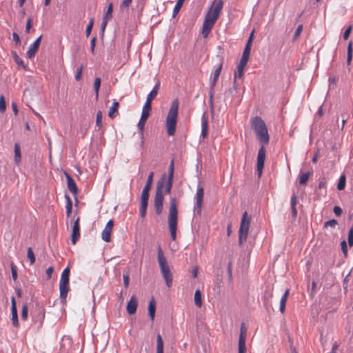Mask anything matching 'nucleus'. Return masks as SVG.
<instances>
[{"label": "nucleus", "mask_w": 353, "mask_h": 353, "mask_svg": "<svg viewBox=\"0 0 353 353\" xmlns=\"http://www.w3.org/2000/svg\"><path fill=\"white\" fill-rule=\"evenodd\" d=\"M12 37H13V39L15 41L17 45H20L21 44V40H20L19 36L18 35L17 33L14 32L12 34Z\"/></svg>", "instance_id": "nucleus-57"}, {"label": "nucleus", "mask_w": 353, "mask_h": 353, "mask_svg": "<svg viewBox=\"0 0 353 353\" xmlns=\"http://www.w3.org/2000/svg\"><path fill=\"white\" fill-rule=\"evenodd\" d=\"M164 179L157 184L156 192L154 199V208L157 215H160L163 210L164 195L163 194Z\"/></svg>", "instance_id": "nucleus-7"}, {"label": "nucleus", "mask_w": 353, "mask_h": 353, "mask_svg": "<svg viewBox=\"0 0 353 353\" xmlns=\"http://www.w3.org/2000/svg\"><path fill=\"white\" fill-rule=\"evenodd\" d=\"M302 30H303V25H299L298 26L295 33H294V38L295 39L298 38L300 36Z\"/></svg>", "instance_id": "nucleus-55"}, {"label": "nucleus", "mask_w": 353, "mask_h": 353, "mask_svg": "<svg viewBox=\"0 0 353 353\" xmlns=\"http://www.w3.org/2000/svg\"><path fill=\"white\" fill-rule=\"evenodd\" d=\"M223 7V0H214L209 8L205 16L202 26L201 34L204 38L208 37L211 30L220 16Z\"/></svg>", "instance_id": "nucleus-1"}, {"label": "nucleus", "mask_w": 353, "mask_h": 353, "mask_svg": "<svg viewBox=\"0 0 353 353\" xmlns=\"http://www.w3.org/2000/svg\"><path fill=\"white\" fill-rule=\"evenodd\" d=\"M112 11H113V4L110 3L108 5L106 12L103 17V19L110 20L112 17Z\"/></svg>", "instance_id": "nucleus-36"}, {"label": "nucleus", "mask_w": 353, "mask_h": 353, "mask_svg": "<svg viewBox=\"0 0 353 353\" xmlns=\"http://www.w3.org/2000/svg\"><path fill=\"white\" fill-rule=\"evenodd\" d=\"M80 218L78 217L74 222L72 234H71V242L73 245H75L77 241L80 238Z\"/></svg>", "instance_id": "nucleus-11"}, {"label": "nucleus", "mask_w": 353, "mask_h": 353, "mask_svg": "<svg viewBox=\"0 0 353 353\" xmlns=\"http://www.w3.org/2000/svg\"><path fill=\"white\" fill-rule=\"evenodd\" d=\"M325 186H326V180L325 179H323L319 183V189H321V188H325Z\"/></svg>", "instance_id": "nucleus-64"}, {"label": "nucleus", "mask_w": 353, "mask_h": 353, "mask_svg": "<svg viewBox=\"0 0 353 353\" xmlns=\"http://www.w3.org/2000/svg\"><path fill=\"white\" fill-rule=\"evenodd\" d=\"M114 227L113 220H109L101 232V238L105 242L111 241V234Z\"/></svg>", "instance_id": "nucleus-10"}, {"label": "nucleus", "mask_w": 353, "mask_h": 353, "mask_svg": "<svg viewBox=\"0 0 353 353\" xmlns=\"http://www.w3.org/2000/svg\"><path fill=\"white\" fill-rule=\"evenodd\" d=\"M137 301L134 296H131L130 301H128L126 307L127 312L129 314H134L137 308Z\"/></svg>", "instance_id": "nucleus-18"}, {"label": "nucleus", "mask_w": 353, "mask_h": 353, "mask_svg": "<svg viewBox=\"0 0 353 353\" xmlns=\"http://www.w3.org/2000/svg\"><path fill=\"white\" fill-rule=\"evenodd\" d=\"M132 0H123L121 3L120 4V10L121 12H124L128 10L129 6L131 5Z\"/></svg>", "instance_id": "nucleus-37"}, {"label": "nucleus", "mask_w": 353, "mask_h": 353, "mask_svg": "<svg viewBox=\"0 0 353 353\" xmlns=\"http://www.w3.org/2000/svg\"><path fill=\"white\" fill-rule=\"evenodd\" d=\"M157 353H163V341L159 334L157 336Z\"/></svg>", "instance_id": "nucleus-28"}, {"label": "nucleus", "mask_w": 353, "mask_h": 353, "mask_svg": "<svg viewBox=\"0 0 353 353\" xmlns=\"http://www.w3.org/2000/svg\"><path fill=\"white\" fill-rule=\"evenodd\" d=\"M352 28H353V26L352 24H350L347 28V29L345 30V32H343V37L344 40L348 39V38L350 37V35L352 31Z\"/></svg>", "instance_id": "nucleus-44"}, {"label": "nucleus", "mask_w": 353, "mask_h": 353, "mask_svg": "<svg viewBox=\"0 0 353 353\" xmlns=\"http://www.w3.org/2000/svg\"><path fill=\"white\" fill-rule=\"evenodd\" d=\"M291 208H292V216L294 217H296V215H297V210H296V205L297 204V197L295 194H294L292 197H291Z\"/></svg>", "instance_id": "nucleus-30"}, {"label": "nucleus", "mask_w": 353, "mask_h": 353, "mask_svg": "<svg viewBox=\"0 0 353 353\" xmlns=\"http://www.w3.org/2000/svg\"><path fill=\"white\" fill-rule=\"evenodd\" d=\"M109 20L103 19V21L101 23V29L103 32L108 25Z\"/></svg>", "instance_id": "nucleus-62"}, {"label": "nucleus", "mask_w": 353, "mask_h": 353, "mask_svg": "<svg viewBox=\"0 0 353 353\" xmlns=\"http://www.w3.org/2000/svg\"><path fill=\"white\" fill-rule=\"evenodd\" d=\"M10 268H11L12 279L14 281H16L17 279V268L13 263H11Z\"/></svg>", "instance_id": "nucleus-50"}, {"label": "nucleus", "mask_w": 353, "mask_h": 353, "mask_svg": "<svg viewBox=\"0 0 353 353\" xmlns=\"http://www.w3.org/2000/svg\"><path fill=\"white\" fill-rule=\"evenodd\" d=\"M244 72V69L241 68H236V71L234 72V82L236 81V79H241Z\"/></svg>", "instance_id": "nucleus-41"}, {"label": "nucleus", "mask_w": 353, "mask_h": 353, "mask_svg": "<svg viewBox=\"0 0 353 353\" xmlns=\"http://www.w3.org/2000/svg\"><path fill=\"white\" fill-rule=\"evenodd\" d=\"M96 41H97V37H93L90 41V50L92 54L94 53Z\"/></svg>", "instance_id": "nucleus-53"}, {"label": "nucleus", "mask_w": 353, "mask_h": 353, "mask_svg": "<svg viewBox=\"0 0 353 353\" xmlns=\"http://www.w3.org/2000/svg\"><path fill=\"white\" fill-rule=\"evenodd\" d=\"M101 80L99 77L95 78L94 82V89L96 99H98V97H99V89H100V86H101Z\"/></svg>", "instance_id": "nucleus-34"}, {"label": "nucleus", "mask_w": 353, "mask_h": 353, "mask_svg": "<svg viewBox=\"0 0 353 353\" xmlns=\"http://www.w3.org/2000/svg\"><path fill=\"white\" fill-rule=\"evenodd\" d=\"M309 176V172L301 173L299 176L300 185H305L308 181Z\"/></svg>", "instance_id": "nucleus-35"}, {"label": "nucleus", "mask_w": 353, "mask_h": 353, "mask_svg": "<svg viewBox=\"0 0 353 353\" xmlns=\"http://www.w3.org/2000/svg\"><path fill=\"white\" fill-rule=\"evenodd\" d=\"M265 150L263 146H262L258 152L257 156V171L259 173V176H261L262 173V170L264 167V162L265 159Z\"/></svg>", "instance_id": "nucleus-12"}, {"label": "nucleus", "mask_w": 353, "mask_h": 353, "mask_svg": "<svg viewBox=\"0 0 353 353\" xmlns=\"http://www.w3.org/2000/svg\"><path fill=\"white\" fill-rule=\"evenodd\" d=\"M251 48L249 46H245L243 52V56L247 57L249 58L250 54Z\"/></svg>", "instance_id": "nucleus-58"}, {"label": "nucleus", "mask_w": 353, "mask_h": 353, "mask_svg": "<svg viewBox=\"0 0 353 353\" xmlns=\"http://www.w3.org/2000/svg\"><path fill=\"white\" fill-rule=\"evenodd\" d=\"M177 217V201L175 197H172L170 201L168 226L172 241H175L176 237Z\"/></svg>", "instance_id": "nucleus-3"}, {"label": "nucleus", "mask_w": 353, "mask_h": 353, "mask_svg": "<svg viewBox=\"0 0 353 353\" xmlns=\"http://www.w3.org/2000/svg\"><path fill=\"white\" fill-rule=\"evenodd\" d=\"M246 330L243 326L241 327V332L239 339V353H245L246 346Z\"/></svg>", "instance_id": "nucleus-14"}, {"label": "nucleus", "mask_w": 353, "mask_h": 353, "mask_svg": "<svg viewBox=\"0 0 353 353\" xmlns=\"http://www.w3.org/2000/svg\"><path fill=\"white\" fill-rule=\"evenodd\" d=\"M27 257L30 261V265H33L35 263L34 254L31 248H28L27 250Z\"/></svg>", "instance_id": "nucleus-39"}, {"label": "nucleus", "mask_w": 353, "mask_h": 353, "mask_svg": "<svg viewBox=\"0 0 353 353\" xmlns=\"http://www.w3.org/2000/svg\"><path fill=\"white\" fill-rule=\"evenodd\" d=\"M160 83L158 82L151 92L148 94L145 105L151 107V103L153 99L157 96Z\"/></svg>", "instance_id": "nucleus-17"}, {"label": "nucleus", "mask_w": 353, "mask_h": 353, "mask_svg": "<svg viewBox=\"0 0 353 353\" xmlns=\"http://www.w3.org/2000/svg\"><path fill=\"white\" fill-rule=\"evenodd\" d=\"M82 70H83V67L81 66L78 69V71H77V72L75 74V79L77 81H79L81 79V77H82Z\"/></svg>", "instance_id": "nucleus-54"}, {"label": "nucleus", "mask_w": 353, "mask_h": 353, "mask_svg": "<svg viewBox=\"0 0 353 353\" xmlns=\"http://www.w3.org/2000/svg\"><path fill=\"white\" fill-rule=\"evenodd\" d=\"M208 133V118L205 114H203L201 118V136L204 139Z\"/></svg>", "instance_id": "nucleus-19"}, {"label": "nucleus", "mask_w": 353, "mask_h": 353, "mask_svg": "<svg viewBox=\"0 0 353 353\" xmlns=\"http://www.w3.org/2000/svg\"><path fill=\"white\" fill-rule=\"evenodd\" d=\"M119 107V102L114 101L108 111L109 117H110L111 119H114L117 117V115L118 114Z\"/></svg>", "instance_id": "nucleus-22"}, {"label": "nucleus", "mask_w": 353, "mask_h": 353, "mask_svg": "<svg viewBox=\"0 0 353 353\" xmlns=\"http://www.w3.org/2000/svg\"><path fill=\"white\" fill-rule=\"evenodd\" d=\"M250 220L251 219L250 217L248 216V212H244L241 218L240 228L239 231V245H242L243 243L245 242L247 240L250 228Z\"/></svg>", "instance_id": "nucleus-8"}, {"label": "nucleus", "mask_w": 353, "mask_h": 353, "mask_svg": "<svg viewBox=\"0 0 353 353\" xmlns=\"http://www.w3.org/2000/svg\"><path fill=\"white\" fill-rule=\"evenodd\" d=\"M347 240L350 247L353 246V227L349 230Z\"/></svg>", "instance_id": "nucleus-52"}, {"label": "nucleus", "mask_w": 353, "mask_h": 353, "mask_svg": "<svg viewBox=\"0 0 353 353\" xmlns=\"http://www.w3.org/2000/svg\"><path fill=\"white\" fill-rule=\"evenodd\" d=\"M346 176L345 174L341 175L337 184V189L339 190H343L345 188Z\"/></svg>", "instance_id": "nucleus-32"}, {"label": "nucleus", "mask_w": 353, "mask_h": 353, "mask_svg": "<svg viewBox=\"0 0 353 353\" xmlns=\"http://www.w3.org/2000/svg\"><path fill=\"white\" fill-rule=\"evenodd\" d=\"M353 56V42L350 41L347 45V64L349 65L351 63Z\"/></svg>", "instance_id": "nucleus-25"}, {"label": "nucleus", "mask_w": 353, "mask_h": 353, "mask_svg": "<svg viewBox=\"0 0 353 353\" xmlns=\"http://www.w3.org/2000/svg\"><path fill=\"white\" fill-rule=\"evenodd\" d=\"M334 214L336 215V216H339L341 214V212H342V210L340 207L339 206H334Z\"/></svg>", "instance_id": "nucleus-61"}, {"label": "nucleus", "mask_w": 353, "mask_h": 353, "mask_svg": "<svg viewBox=\"0 0 353 353\" xmlns=\"http://www.w3.org/2000/svg\"><path fill=\"white\" fill-rule=\"evenodd\" d=\"M194 301L196 306L201 307L202 305L201 293L200 290H197L195 291L194 296Z\"/></svg>", "instance_id": "nucleus-31"}, {"label": "nucleus", "mask_w": 353, "mask_h": 353, "mask_svg": "<svg viewBox=\"0 0 353 353\" xmlns=\"http://www.w3.org/2000/svg\"><path fill=\"white\" fill-rule=\"evenodd\" d=\"M150 190L143 188L141 193V204H148L149 192Z\"/></svg>", "instance_id": "nucleus-29"}, {"label": "nucleus", "mask_w": 353, "mask_h": 353, "mask_svg": "<svg viewBox=\"0 0 353 353\" xmlns=\"http://www.w3.org/2000/svg\"><path fill=\"white\" fill-rule=\"evenodd\" d=\"M155 310H156V306H155V302L154 300L152 299L148 305V313L149 316L152 321L154 319L155 316Z\"/></svg>", "instance_id": "nucleus-26"}, {"label": "nucleus", "mask_w": 353, "mask_h": 353, "mask_svg": "<svg viewBox=\"0 0 353 353\" xmlns=\"http://www.w3.org/2000/svg\"><path fill=\"white\" fill-rule=\"evenodd\" d=\"M163 179H164V180H165V176H163L162 179L160 181H161ZM172 182H173L172 178H167L166 181H164L163 184L165 183V194H170L172 187Z\"/></svg>", "instance_id": "nucleus-23"}, {"label": "nucleus", "mask_w": 353, "mask_h": 353, "mask_svg": "<svg viewBox=\"0 0 353 353\" xmlns=\"http://www.w3.org/2000/svg\"><path fill=\"white\" fill-rule=\"evenodd\" d=\"M336 225H337V221L335 219H332L328 221H326L324 223V227L325 228H329V227L335 228Z\"/></svg>", "instance_id": "nucleus-49"}, {"label": "nucleus", "mask_w": 353, "mask_h": 353, "mask_svg": "<svg viewBox=\"0 0 353 353\" xmlns=\"http://www.w3.org/2000/svg\"><path fill=\"white\" fill-rule=\"evenodd\" d=\"M222 67H223V60L220 59L219 63H217L214 67V71H213V74H212L213 79H212V87L215 86V85L218 81V79H219L221 72L222 70Z\"/></svg>", "instance_id": "nucleus-16"}, {"label": "nucleus", "mask_w": 353, "mask_h": 353, "mask_svg": "<svg viewBox=\"0 0 353 353\" xmlns=\"http://www.w3.org/2000/svg\"><path fill=\"white\" fill-rule=\"evenodd\" d=\"M152 108L150 106L143 105L140 120L137 124V127L140 130L141 137H143V129L147 119H148Z\"/></svg>", "instance_id": "nucleus-9"}, {"label": "nucleus", "mask_w": 353, "mask_h": 353, "mask_svg": "<svg viewBox=\"0 0 353 353\" xmlns=\"http://www.w3.org/2000/svg\"><path fill=\"white\" fill-rule=\"evenodd\" d=\"M13 57L15 63L19 65L22 67L23 69H26V65L24 64L23 60L17 55L16 52L13 53Z\"/></svg>", "instance_id": "nucleus-40"}, {"label": "nucleus", "mask_w": 353, "mask_h": 353, "mask_svg": "<svg viewBox=\"0 0 353 353\" xmlns=\"http://www.w3.org/2000/svg\"><path fill=\"white\" fill-rule=\"evenodd\" d=\"M179 105L178 99L173 100L165 119V127L169 136H174L176 132Z\"/></svg>", "instance_id": "nucleus-2"}, {"label": "nucleus", "mask_w": 353, "mask_h": 353, "mask_svg": "<svg viewBox=\"0 0 353 353\" xmlns=\"http://www.w3.org/2000/svg\"><path fill=\"white\" fill-rule=\"evenodd\" d=\"M32 27V19L31 18H29L27 21V23H26V33H29L30 32V30Z\"/></svg>", "instance_id": "nucleus-56"}, {"label": "nucleus", "mask_w": 353, "mask_h": 353, "mask_svg": "<svg viewBox=\"0 0 353 353\" xmlns=\"http://www.w3.org/2000/svg\"><path fill=\"white\" fill-rule=\"evenodd\" d=\"M153 176H154V173L152 172H150L148 177L147 182H146V184H145L144 188L149 189V190L151 189V186H152V181H153Z\"/></svg>", "instance_id": "nucleus-42"}, {"label": "nucleus", "mask_w": 353, "mask_h": 353, "mask_svg": "<svg viewBox=\"0 0 353 353\" xmlns=\"http://www.w3.org/2000/svg\"><path fill=\"white\" fill-rule=\"evenodd\" d=\"M6 109L5 98L3 95L0 97V112L3 113Z\"/></svg>", "instance_id": "nucleus-45"}, {"label": "nucleus", "mask_w": 353, "mask_h": 353, "mask_svg": "<svg viewBox=\"0 0 353 353\" xmlns=\"http://www.w3.org/2000/svg\"><path fill=\"white\" fill-rule=\"evenodd\" d=\"M65 198L66 199V205H65L66 215L68 217H69L72 213V202L70 197L68 195L65 194Z\"/></svg>", "instance_id": "nucleus-27"}, {"label": "nucleus", "mask_w": 353, "mask_h": 353, "mask_svg": "<svg viewBox=\"0 0 353 353\" xmlns=\"http://www.w3.org/2000/svg\"><path fill=\"white\" fill-rule=\"evenodd\" d=\"M252 128L256 133L257 139L262 143H269L270 137L265 122L259 117H254L252 121Z\"/></svg>", "instance_id": "nucleus-4"}, {"label": "nucleus", "mask_w": 353, "mask_h": 353, "mask_svg": "<svg viewBox=\"0 0 353 353\" xmlns=\"http://www.w3.org/2000/svg\"><path fill=\"white\" fill-rule=\"evenodd\" d=\"M11 312H12V322L14 327L19 326L18 314L16 305V301L14 296L11 298Z\"/></svg>", "instance_id": "nucleus-15"}, {"label": "nucleus", "mask_w": 353, "mask_h": 353, "mask_svg": "<svg viewBox=\"0 0 353 353\" xmlns=\"http://www.w3.org/2000/svg\"><path fill=\"white\" fill-rule=\"evenodd\" d=\"M204 196V190L202 186H198L195 195V208L198 212H201Z\"/></svg>", "instance_id": "nucleus-13"}, {"label": "nucleus", "mask_w": 353, "mask_h": 353, "mask_svg": "<svg viewBox=\"0 0 353 353\" xmlns=\"http://www.w3.org/2000/svg\"><path fill=\"white\" fill-rule=\"evenodd\" d=\"M65 176L67 179V185L69 190L74 194H77L78 192V189L74 179L67 173H65Z\"/></svg>", "instance_id": "nucleus-20"}, {"label": "nucleus", "mask_w": 353, "mask_h": 353, "mask_svg": "<svg viewBox=\"0 0 353 353\" xmlns=\"http://www.w3.org/2000/svg\"><path fill=\"white\" fill-rule=\"evenodd\" d=\"M129 281H130L129 276L128 274H124L123 275V284L125 288L128 287Z\"/></svg>", "instance_id": "nucleus-60"}, {"label": "nucleus", "mask_w": 353, "mask_h": 353, "mask_svg": "<svg viewBox=\"0 0 353 353\" xmlns=\"http://www.w3.org/2000/svg\"><path fill=\"white\" fill-rule=\"evenodd\" d=\"M185 0H178L176 5H175V7L174 8V14H176L179 12V10L181 9V8L182 7L183 3H184Z\"/></svg>", "instance_id": "nucleus-46"}, {"label": "nucleus", "mask_w": 353, "mask_h": 353, "mask_svg": "<svg viewBox=\"0 0 353 353\" xmlns=\"http://www.w3.org/2000/svg\"><path fill=\"white\" fill-rule=\"evenodd\" d=\"M14 161L17 163H19L21 161V150H20V146L19 143L14 144Z\"/></svg>", "instance_id": "nucleus-33"}, {"label": "nucleus", "mask_w": 353, "mask_h": 353, "mask_svg": "<svg viewBox=\"0 0 353 353\" xmlns=\"http://www.w3.org/2000/svg\"><path fill=\"white\" fill-rule=\"evenodd\" d=\"M174 159H172L170 163L168 178H172V179L174 178Z\"/></svg>", "instance_id": "nucleus-43"}, {"label": "nucleus", "mask_w": 353, "mask_h": 353, "mask_svg": "<svg viewBox=\"0 0 353 353\" xmlns=\"http://www.w3.org/2000/svg\"><path fill=\"white\" fill-rule=\"evenodd\" d=\"M28 307L26 304L23 305L21 311V319L26 321L28 318Z\"/></svg>", "instance_id": "nucleus-47"}, {"label": "nucleus", "mask_w": 353, "mask_h": 353, "mask_svg": "<svg viewBox=\"0 0 353 353\" xmlns=\"http://www.w3.org/2000/svg\"><path fill=\"white\" fill-rule=\"evenodd\" d=\"M147 208H148V205H146V204H141V206H140V216L142 218H145V216L146 215Z\"/></svg>", "instance_id": "nucleus-51"}, {"label": "nucleus", "mask_w": 353, "mask_h": 353, "mask_svg": "<svg viewBox=\"0 0 353 353\" xmlns=\"http://www.w3.org/2000/svg\"><path fill=\"white\" fill-rule=\"evenodd\" d=\"M157 260L166 285L168 288H170L172 285V274L171 273L170 268L168 263L167 259L164 256L163 252L161 247H159L158 249Z\"/></svg>", "instance_id": "nucleus-5"}, {"label": "nucleus", "mask_w": 353, "mask_h": 353, "mask_svg": "<svg viewBox=\"0 0 353 353\" xmlns=\"http://www.w3.org/2000/svg\"><path fill=\"white\" fill-rule=\"evenodd\" d=\"M289 294H290V290L287 289L280 300L279 310L282 314H284V312L285 311V305H286V302H287V299L288 298Z\"/></svg>", "instance_id": "nucleus-21"}, {"label": "nucleus", "mask_w": 353, "mask_h": 353, "mask_svg": "<svg viewBox=\"0 0 353 353\" xmlns=\"http://www.w3.org/2000/svg\"><path fill=\"white\" fill-rule=\"evenodd\" d=\"M94 25V19H91L89 21V23L86 28L85 34L87 37H89L91 32V30L92 29Z\"/></svg>", "instance_id": "nucleus-48"}, {"label": "nucleus", "mask_w": 353, "mask_h": 353, "mask_svg": "<svg viewBox=\"0 0 353 353\" xmlns=\"http://www.w3.org/2000/svg\"><path fill=\"white\" fill-rule=\"evenodd\" d=\"M39 48V46L34 44V43L32 44H31L29 47L28 50L27 51V53H26L27 57L29 59L34 57L35 56L36 53L37 52Z\"/></svg>", "instance_id": "nucleus-24"}, {"label": "nucleus", "mask_w": 353, "mask_h": 353, "mask_svg": "<svg viewBox=\"0 0 353 353\" xmlns=\"http://www.w3.org/2000/svg\"><path fill=\"white\" fill-rule=\"evenodd\" d=\"M53 270H54V269H53L52 267H49L46 270V274H47L48 279H50L51 278L52 272H53Z\"/></svg>", "instance_id": "nucleus-63"}, {"label": "nucleus", "mask_w": 353, "mask_h": 353, "mask_svg": "<svg viewBox=\"0 0 353 353\" xmlns=\"http://www.w3.org/2000/svg\"><path fill=\"white\" fill-rule=\"evenodd\" d=\"M341 250L343 251V252L345 254H347V243L345 242V241H343L341 243Z\"/></svg>", "instance_id": "nucleus-59"}, {"label": "nucleus", "mask_w": 353, "mask_h": 353, "mask_svg": "<svg viewBox=\"0 0 353 353\" xmlns=\"http://www.w3.org/2000/svg\"><path fill=\"white\" fill-rule=\"evenodd\" d=\"M70 268H65L61 273L59 281L60 299L62 303L66 302V298L70 290L69 287Z\"/></svg>", "instance_id": "nucleus-6"}, {"label": "nucleus", "mask_w": 353, "mask_h": 353, "mask_svg": "<svg viewBox=\"0 0 353 353\" xmlns=\"http://www.w3.org/2000/svg\"><path fill=\"white\" fill-rule=\"evenodd\" d=\"M102 118H103V114L101 110H99L97 113V118H96V125L98 128V130H100L102 127Z\"/></svg>", "instance_id": "nucleus-38"}]
</instances>
